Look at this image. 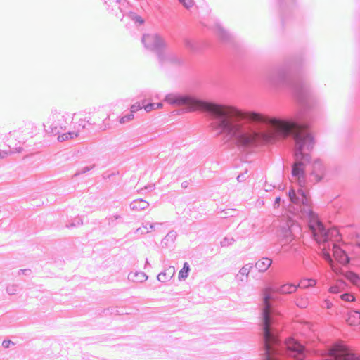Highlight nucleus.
I'll return each instance as SVG.
<instances>
[{"label":"nucleus","instance_id":"obj_2","mask_svg":"<svg viewBox=\"0 0 360 360\" xmlns=\"http://www.w3.org/2000/svg\"><path fill=\"white\" fill-rule=\"evenodd\" d=\"M269 123L275 131L276 140L285 139L289 134H292L296 145V159H306L309 161L307 152L314 148L313 136L306 131L307 125H300L294 122L281 119H271Z\"/></svg>","mask_w":360,"mask_h":360},{"label":"nucleus","instance_id":"obj_12","mask_svg":"<svg viewBox=\"0 0 360 360\" xmlns=\"http://www.w3.org/2000/svg\"><path fill=\"white\" fill-rule=\"evenodd\" d=\"M333 257L340 264H347L349 262V257L345 251L335 245H333Z\"/></svg>","mask_w":360,"mask_h":360},{"label":"nucleus","instance_id":"obj_29","mask_svg":"<svg viewBox=\"0 0 360 360\" xmlns=\"http://www.w3.org/2000/svg\"><path fill=\"white\" fill-rule=\"evenodd\" d=\"M144 109L147 112H150L153 110L155 109V103H149L143 106Z\"/></svg>","mask_w":360,"mask_h":360},{"label":"nucleus","instance_id":"obj_17","mask_svg":"<svg viewBox=\"0 0 360 360\" xmlns=\"http://www.w3.org/2000/svg\"><path fill=\"white\" fill-rule=\"evenodd\" d=\"M175 273V269L174 266H169L166 271L164 272L160 273L158 276V279L160 281H165L169 278H171Z\"/></svg>","mask_w":360,"mask_h":360},{"label":"nucleus","instance_id":"obj_20","mask_svg":"<svg viewBox=\"0 0 360 360\" xmlns=\"http://www.w3.org/2000/svg\"><path fill=\"white\" fill-rule=\"evenodd\" d=\"M79 136V133L77 132H68L63 134L61 135H59L58 136V140L59 141H64L68 139H72L75 137H77Z\"/></svg>","mask_w":360,"mask_h":360},{"label":"nucleus","instance_id":"obj_19","mask_svg":"<svg viewBox=\"0 0 360 360\" xmlns=\"http://www.w3.org/2000/svg\"><path fill=\"white\" fill-rule=\"evenodd\" d=\"M323 255L324 259L329 262L330 266L332 270L335 273L339 274L340 273V270L335 266L334 263H333V260H332V259L330 257V255L329 252H327L325 248L323 250Z\"/></svg>","mask_w":360,"mask_h":360},{"label":"nucleus","instance_id":"obj_14","mask_svg":"<svg viewBox=\"0 0 360 360\" xmlns=\"http://www.w3.org/2000/svg\"><path fill=\"white\" fill-rule=\"evenodd\" d=\"M252 269L250 264H245L243 266L236 276V281L237 283L244 282L248 280L249 274Z\"/></svg>","mask_w":360,"mask_h":360},{"label":"nucleus","instance_id":"obj_11","mask_svg":"<svg viewBox=\"0 0 360 360\" xmlns=\"http://www.w3.org/2000/svg\"><path fill=\"white\" fill-rule=\"evenodd\" d=\"M311 176L314 177V181L318 182L321 181L325 175V167L320 162H316L312 165Z\"/></svg>","mask_w":360,"mask_h":360},{"label":"nucleus","instance_id":"obj_24","mask_svg":"<svg viewBox=\"0 0 360 360\" xmlns=\"http://www.w3.org/2000/svg\"><path fill=\"white\" fill-rule=\"evenodd\" d=\"M280 236L282 237L285 242H288L292 240V234L291 231L288 228H287L283 231V234H281Z\"/></svg>","mask_w":360,"mask_h":360},{"label":"nucleus","instance_id":"obj_28","mask_svg":"<svg viewBox=\"0 0 360 360\" xmlns=\"http://www.w3.org/2000/svg\"><path fill=\"white\" fill-rule=\"evenodd\" d=\"M341 298L347 302L353 301L354 300V297L352 295L347 293L342 295Z\"/></svg>","mask_w":360,"mask_h":360},{"label":"nucleus","instance_id":"obj_34","mask_svg":"<svg viewBox=\"0 0 360 360\" xmlns=\"http://www.w3.org/2000/svg\"><path fill=\"white\" fill-rule=\"evenodd\" d=\"M280 200H281L280 197H277V198H276V200H275V202H276L277 205H279Z\"/></svg>","mask_w":360,"mask_h":360},{"label":"nucleus","instance_id":"obj_3","mask_svg":"<svg viewBox=\"0 0 360 360\" xmlns=\"http://www.w3.org/2000/svg\"><path fill=\"white\" fill-rule=\"evenodd\" d=\"M165 100L170 105L184 107L188 112H207L217 119L220 115H227L233 110L227 105L207 102L190 95L169 94Z\"/></svg>","mask_w":360,"mask_h":360},{"label":"nucleus","instance_id":"obj_21","mask_svg":"<svg viewBox=\"0 0 360 360\" xmlns=\"http://www.w3.org/2000/svg\"><path fill=\"white\" fill-rule=\"evenodd\" d=\"M345 277L356 285H360V278L356 274L349 271L345 274Z\"/></svg>","mask_w":360,"mask_h":360},{"label":"nucleus","instance_id":"obj_26","mask_svg":"<svg viewBox=\"0 0 360 360\" xmlns=\"http://www.w3.org/2000/svg\"><path fill=\"white\" fill-rule=\"evenodd\" d=\"M179 1L187 9L191 8L194 5L193 0H179Z\"/></svg>","mask_w":360,"mask_h":360},{"label":"nucleus","instance_id":"obj_8","mask_svg":"<svg viewBox=\"0 0 360 360\" xmlns=\"http://www.w3.org/2000/svg\"><path fill=\"white\" fill-rule=\"evenodd\" d=\"M314 236L318 243H324L330 239V235L337 233L335 229L326 230L323 225L319 221H316L311 225Z\"/></svg>","mask_w":360,"mask_h":360},{"label":"nucleus","instance_id":"obj_7","mask_svg":"<svg viewBox=\"0 0 360 360\" xmlns=\"http://www.w3.org/2000/svg\"><path fill=\"white\" fill-rule=\"evenodd\" d=\"M306 159H297L294 163L292 169V175L294 179L297 182L300 187L305 186L306 179L304 174L305 164L308 162Z\"/></svg>","mask_w":360,"mask_h":360},{"label":"nucleus","instance_id":"obj_10","mask_svg":"<svg viewBox=\"0 0 360 360\" xmlns=\"http://www.w3.org/2000/svg\"><path fill=\"white\" fill-rule=\"evenodd\" d=\"M286 346L288 351L292 352L291 355L297 360H303L305 358L304 347L295 339H288Z\"/></svg>","mask_w":360,"mask_h":360},{"label":"nucleus","instance_id":"obj_27","mask_svg":"<svg viewBox=\"0 0 360 360\" xmlns=\"http://www.w3.org/2000/svg\"><path fill=\"white\" fill-rule=\"evenodd\" d=\"M142 108L141 105L139 103H136L131 106V112L134 115V112L139 111Z\"/></svg>","mask_w":360,"mask_h":360},{"label":"nucleus","instance_id":"obj_33","mask_svg":"<svg viewBox=\"0 0 360 360\" xmlns=\"http://www.w3.org/2000/svg\"><path fill=\"white\" fill-rule=\"evenodd\" d=\"M326 307H327L328 309L331 308V307H332V305H333V304H332V303H331V302H328V301H326Z\"/></svg>","mask_w":360,"mask_h":360},{"label":"nucleus","instance_id":"obj_15","mask_svg":"<svg viewBox=\"0 0 360 360\" xmlns=\"http://www.w3.org/2000/svg\"><path fill=\"white\" fill-rule=\"evenodd\" d=\"M346 321L350 326L359 325L360 323V312L355 310L350 311Z\"/></svg>","mask_w":360,"mask_h":360},{"label":"nucleus","instance_id":"obj_13","mask_svg":"<svg viewBox=\"0 0 360 360\" xmlns=\"http://www.w3.org/2000/svg\"><path fill=\"white\" fill-rule=\"evenodd\" d=\"M272 264V260L268 257H263L255 263V269L261 273L266 271Z\"/></svg>","mask_w":360,"mask_h":360},{"label":"nucleus","instance_id":"obj_18","mask_svg":"<svg viewBox=\"0 0 360 360\" xmlns=\"http://www.w3.org/2000/svg\"><path fill=\"white\" fill-rule=\"evenodd\" d=\"M297 285L291 283H287L281 285L277 291L281 294H291L295 292L297 290Z\"/></svg>","mask_w":360,"mask_h":360},{"label":"nucleus","instance_id":"obj_16","mask_svg":"<svg viewBox=\"0 0 360 360\" xmlns=\"http://www.w3.org/2000/svg\"><path fill=\"white\" fill-rule=\"evenodd\" d=\"M214 30L216 35L221 41H226L229 39V34L221 25L219 24L216 25L214 27Z\"/></svg>","mask_w":360,"mask_h":360},{"label":"nucleus","instance_id":"obj_4","mask_svg":"<svg viewBox=\"0 0 360 360\" xmlns=\"http://www.w3.org/2000/svg\"><path fill=\"white\" fill-rule=\"evenodd\" d=\"M274 290L267 287L263 289V309L262 312V335L264 342L266 360H278L277 358V346L279 339L277 331L272 327V319L270 316L269 300Z\"/></svg>","mask_w":360,"mask_h":360},{"label":"nucleus","instance_id":"obj_5","mask_svg":"<svg viewBox=\"0 0 360 360\" xmlns=\"http://www.w3.org/2000/svg\"><path fill=\"white\" fill-rule=\"evenodd\" d=\"M321 356L326 360H360L358 354L342 342L333 345Z\"/></svg>","mask_w":360,"mask_h":360},{"label":"nucleus","instance_id":"obj_1","mask_svg":"<svg viewBox=\"0 0 360 360\" xmlns=\"http://www.w3.org/2000/svg\"><path fill=\"white\" fill-rule=\"evenodd\" d=\"M227 106L233 108L231 112L227 115H220L215 124V129L219 134H224L230 139H235L236 143L240 145H248L260 139L267 142L276 141V133L272 127L271 129L263 134L243 131V124L239 122L240 120L262 122L264 117L262 114L244 111L231 105H227Z\"/></svg>","mask_w":360,"mask_h":360},{"label":"nucleus","instance_id":"obj_30","mask_svg":"<svg viewBox=\"0 0 360 360\" xmlns=\"http://www.w3.org/2000/svg\"><path fill=\"white\" fill-rule=\"evenodd\" d=\"M14 342L11 340H4L2 342V345L5 348H8L11 345H13Z\"/></svg>","mask_w":360,"mask_h":360},{"label":"nucleus","instance_id":"obj_25","mask_svg":"<svg viewBox=\"0 0 360 360\" xmlns=\"http://www.w3.org/2000/svg\"><path fill=\"white\" fill-rule=\"evenodd\" d=\"M134 119V115L132 113H130L129 115H127L125 116H123L120 119V124H124L127 122H129V121H131Z\"/></svg>","mask_w":360,"mask_h":360},{"label":"nucleus","instance_id":"obj_32","mask_svg":"<svg viewBox=\"0 0 360 360\" xmlns=\"http://www.w3.org/2000/svg\"><path fill=\"white\" fill-rule=\"evenodd\" d=\"M155 109L158 108H162V104L161 103H155Z\"/></svg>","mask_w":360,"mask_h":360},{"label":"nucleus","instance_id":"obj_23","mask_svg":"<svg viewBox=\"0 0 360 360\" xmlns=\"http://www.w3.org/2000/svg\"><path fill=\"white\" fill-rule=\"evenodd\" d=\"M301 284L304 288H309L315 286L316 284V281L312 278L310 279H304L301 281Z\"/></svg>","mask_w":360,"mask_h":360},{"label":"nucleus","instance_id":"obj_9","mask_svg":"<svg viewBox=\"0 0 360 360\" xmlns=\"http://www.w3.org/2000/svg\"><path fill=\"white\" fill-rule=\"evenodd\" d=\"M142 41L145 46L150 51H158L165 46L163 39L157 34H146L143 36Z\"/></svg>","mask_w":360,"mask_h":360},{"label":"nucleus","instance_id":"obj_31","mask_svg":"<svg viewBox=\"0 0 360 360\" xmlns=\"http://www.w3.org/2000/svg\"><path fill=\"white\" fill-rule=\"evenodd\" d=\"M329 291L332 293H338L339 292V290H338V287L336 286H333V287H331L330 289H329Z\"/></svg>","mask_w":360,"mask_h":360},{"label":"nucleus","instance_id":"obj_6","mask_svg":"<svg viewBox=\"0 0 360 360\" xmlns=\"http://www.w3.org/2000/svg\"><path fill=\"white\" fill-rule=\"evenodd\" d=\"M289 197L291 201L295 204L302 205V211L309 215L312 214L310 206V200L307 198L302 190L298 191V196L294 189H291L289 191Z\"/></svg>","mask_w":360,"mask_h":360},{"label":"nucleus","instance_id":"obj_22","mask_svg":"<svg viewBox=\"0 0 360 360\" xmlns=\"http://www.w3.org/2000/svg\"><path fill=\"white\" fill-rule=\"evenodd\" d=\"M190 270L189 265L187 262L184 264L183 268L179 271V279H185L188 276V273Z\"/></svg>","mask_w":360,"mask_h":360}]
</instances>
